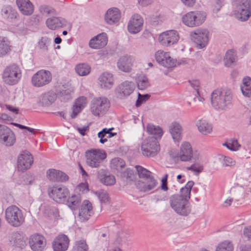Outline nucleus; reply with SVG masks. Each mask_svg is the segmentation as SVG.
I'll return each instance as SVG.
<instances>
[{"instance_id": "nucleus-19", "label": "nucleus", "mask_w": 251, "mask_h": 251, "mask_svg": "<svg viewBox=\"0 0 251 251\" xmlns=\"http://www.w3.org/2000/svg\"><path fill=\"white\" fill-rule=\"evenodd\" d=\"M93 214V206L91 202L88 200L83 201L78 214L79 220L83 222L88 220Z\"/></svg>"}, {"instance_id": "nucleus-33", "label": "nucleus", "mask_w": 251, "mask_h": 251, "mask_svg": "<svg viewBox=\"0 0 251 251\" xmlns=\"http://www.w3.org/2000/svg\"><path fill=\"white\" fill-rule=\"evenodd\" d=\"M11 48L10 40L7 37L0 36V56L7 54L11 50Z\"/></svg>"}, {"instance_id": "nucleus-47", "label": "nucleus", "mask_w": 251, "mask_h": 251, "mask_svg": "<svg viewBox=\"0 0 251 251\" xmlns=\"http://www.w3.org/2000/svg\"><path fill=\"white\" fill-rule=\"evenodd\" d=\"M110 166L111 168L120 171L125 166V162L121 158H115L111 160Z\"/></svg>"}, {"instance_id": "nucleus-2", "label": "nucleus", "mask_w": 251, "mask_h": 251, "mask_svg": "<svg viewBox=\"0 0 251 251\" xmlns=\"http://www.w3.org/2000/svg\"><path fill=\"white\" fill-rule=\"evenodd\" d=\"M136 169L139 177L141 179L136 184V186L140 191L149 192L157 187V181L151 172L141 166H136Z\"/></svg>"}, {"instance_id": "nucleus-54", "label": "nucleus", "mask_w": 251, "mask_h": 251, "mask_svg": "<svg viewBox=\"0 0 251 251\" xmlns=\"http://www.w3.org/2000/svg\"><path fill=\"white\" fill-rule=\"evenodd\" d=\"M113 128H110L109 129H107L106 128L103 129V130L102 131L99 132L98 137L100 139H101V138H104L106 135V134H108V135L107 136V138H110V137L114 136L116 134V133H113L111 132V130Z\"/></svg>"}, {"instance_id": "nucleus-48", "label": "nucleus", "mask_w": 251, "mask_h": 251, "mask_svg": "<svg viewBox=\"0 0 251 251\" xmlns=\"http://www.w3.org/2000/svg\"><path fill=\"white\" fill-rule=\"evenodd\" d=\"M75 248V251H88L89 250L88 245L84 239L76 241Z\"/></svg>"}, {"instance_id": "nucleus-17", "label": "nucleus", "mask_w": 251, "mask_h": 251, "mask_svg": "<svg viewBox=\"0 0 251 251\" xmlns=\"http://www.w3.org/2000/svg\"><path fill=\"white\" fill-rule=\"evenodd\" d=\"M143 25V19L140 15L134 14L130 19L127 29L128 31L132 34L140 32Z\"/></svg>"}, {"instance_id": "nucleus-41", "label": "nucleus", "mask_w": 251, "mask_h": 251, "mask_svg": "<svg viewBox=\"0 0 251 251\" xmlns=\"http://www.w3.org/2000/svg\"><path fill=\"white\" fill-rule=\"evenodd\" d=\"M75 70L80 76L88 75L91 71L90 66L86 63H80L75 66Z\"/></svg>"}, {"instance_id": "nucleus-26", "label": "nucleus", "mask_w": 251, "mask_h": 251, "mask_svg": "<svg viewBox=\"0 0 251 251\" xmlns=\"http://www.w3.org/2000/svg\"><path fill=\"white\" fill-rule=\"evenodd\" d=\"M87 103V98L84 96H81L77 98L75 101L72 107V113L71 117L75 118L86 106Z\"/></svg>"}, {"instance_id": "nucleus-45", "label": "nucleus", "mask_w": 251, "mask_h": 251, "mask_svg": "<svg viewBox=\"0 0 251 251\" xmlns=\"http://www.w3.org/2000/svg\"><path fill=\"white\" fill-rule=\"evenodd\" d=\"M235 59V53L233 50H228L224 58V62L226 66L229 67L234 62Z\"/></svg>"}, {"instance_id": "nucleus-63", "label": "nucleus", "mask_w": 251, "mask_h": 251, "mask_svg": "<svg viewBox=\"0 0 251 251\" xmlns=\"http://www.w3.org/2000/svg\"><path fill=\"white\" fill-rule=\"evenodd\" d=\"M123 176L126 177L127 180H132L133 179V173L130 170H127L123 174Z\"/></svg>"}, {"instance_id": "nucleus-49", "label": "nucleus", "mask_w": 251, "mask_h": 251, "mask_svg": "<svg viewBox=\"0 0 251 251\" xmlns=\"http://www.w3.org/2000/svg\"><path fill=\"white\" fill-rule=\"evenodd\" d=\"M95 194L101 203H107L109 201V197L106 192L104 191H96Z\"/></svg>"}, {"instance_id": "nucleus-35", "label": "nucleus", "mask_w": 251, "mask_h": 251, "mask_svg": "<svg viewBox=\"0 0 251 251\" xmlns=\"http://www.w3.org/2000/svg\"><path fill=\"white\" fill-rule=\"evenodd\" d=\"M82 199L79 194L73 195L69 197L67 200V205L73 210L77 209L80 205Z\"/></svg>"}, {"instance_id": "nucleus-22", "label": "nucleus", "mask_w": 251, "mask_h": 251, "mask_svg": "<svg viewBox=\"0 0 251 251\" xmlns=\"http://www.w3.org/2000/svg\"><path fill=\"white\" fill-rule=\"evenodd\" d=\"M178 157L182 161H190L193 157V150L189 142H184L180 146Z\"/></svg>"}, {"instance_id": "nucleus-21", "label": "nucleus", "mask_w": 251, "mask_h": 251, "mask_svg": "<svg viewBox=\"0 0 251 251\" xmlns=\"http://www.w3.org/2000/svg\"><path fill=\"white\" fill-rule=\"evenodd\" d=\"M134 61V58L131 56H123L118 60L117 66L121 71L128 73L131 71Z\"/></svg>"}, {"instance_id": "nucleus-13", "label": "nucleus", "mask_w": 251, "mask_h": 251, "mask_svg": "<svg viewBox=\"0 0 251 251\" xmlns=\"http://www.w3.org/2000/svg\"><path fill=\"white\" fill-rule=\"evenodd\" d=\"M29 245L33 251H43L46 246V240L40 234H33L29 238Z\"/></svg>"}, {"instance_id": "nucleus-8", "label": "nucleus", "mask_w": 251, "mask_h": 251, "mask_svg": "<svg viewBox=\"0 0 251 251\" xmlns=\"http://www.w3.org/2000/svg\"><path fill=\"white\" fill-rule=\"evenodd\" d=\"M110 105L109 101L105 98H95L91 102V112L95 116H101L108 111Z\"/></svg>"}, {"instance_id": "nucleus-36", "label": "nucleus", "mask_w": 251, "mask_h": 251, "mask_svg": "<svg viewBox=\"0 0 251 251\" xmlns=\"http://www.w3.org/2000/svg\"><path fill=\"white\" fill-rule=\"evenodd\" d=\"M16 11L10 6H6L1 9V15L6 19H13L17 17Z\"/></svg>"}, {"instance_id": "nucleus-46", "label": "nucleus", "mask_w": 251, "mask_h": 251, "mask_svg": "<svg viewBox=\"0 0 251 251\" xmlns=\"http://www.w3.org/2000/svg\"><path fill=\"white\" fill-rule=\"evenodd\" d=\"M137 84L138 88L142 90L147 89L150 86L148 79L145 76L138 77L137 80Z\"/></svg>"}, {"instance_id": "nucleus-56", "label": "nucleus", "mask_w": 251, "mask_h": 251, "mask_svg": "<svg viewBox=\"0 0 251 251\" xmlns=\"http://www.w3.org/2000/svg\"><path fill=\"white\" fill-rule=\"evenodd\" d=\"M149 95H142L138 94V98L136 101V105L137 107L140 106L144 102L146 101L149 98Z\"/></svg>"}, {"instance_id": "nucleus-59", "label": "nucleus", "mask_w": 251, "mask_h": 251, "mask_svg": "<svg viewBox=\"0 0 251 251\" xmlns=\"http://www.w3.org/2000/svg\"><path fill=\"white\" fill-rule=\"evenodd\" d=\"M167 178L168 175L166 174L161 180V189L164 191H167L168 190L167 186Z\"/></svg>"}, {"instance_id": "nucleus-55", "label": "nucleus", "mask_w": 251, "mask_h": 251, "mask_svg": "<svg viewBox=\"0 0 251 251\" xmlns=\"http://www.w3.org/2000/svg\"><path fill=\"white\" fill-rule=\"evenodd\" d=\"M235 164L236 162L235 160H233L232 158L227 156H225L222 161V165L224 167L233 166Z\"/></svg>"}, {"instance_id": "nucleus-30", "label": "nucleus", "mask_w": 251, "mask_h": 251, "mask_svg": "<svg viewBox=\"0 0 251 251\" xmlns=\"http://www.w3.org/2000/svg\"><path fill=\"white\" fill-rule=\"evenodd\" d=\"M121 18L120 10L117 8L109 9L106 12L105 19L109 24H113L118 22Z\"/></svg>"}, {"instance_id": "nucleus-5", "label": "nucleus", "mask_w": 251, "mask_h": 251, "mask_svg": "<svg viewBox=\"0 0 251 251\" xmlns=\"http://www.w3.org/2000/svg\"><path fill=\"white\" fill-rule=\"evenodd\" d=\"M87 164L92 168H99L104 159L106 157V153L104 151L99 149H93L86 152Z\"/></svg>"}, {"instance_id": "nucleus-53", "label": "nucleus", "mask_w": 251, "mask_h": 251, "mask_svg": "<svg viewBox=\"0 0 251 251\" xmlns=\"http://www.w3.org/2000/svg\"><path fill=\"white\" fill-rule=\"evenodd\" d=\"M49 45V40L47 37H42L38 42L40 49L44 51H47L48 47Z\"/></svg>"}, {"instance_id": "nucleus-39", "label": "nucleus", "mask_w": 251, "mask_h": 251, "mask_svg": "<svg viewBox=\"0 0 251 251\" xmlns=\"http://www.w3.org/2000/svg\"><path fill=\"white\" fill-rule=\"evenodd\" d=\"M11 244L13 246L17 248L23 249L26 245L25 241L24 240L22 236L18 233L13 234L12 239L10 241Z\"/></svg>"}, {"instance_id": "nucleus-64", "label": "nucleus", "mask_w": 251, "mask_h": 251, "mask_svg": "<svg viewBox=\"0 0 251 251\" xmlns=\"http://www.w3.org/2000/svg\"><path fill=\"white\" fill-rule=\"evenodd\" d=\"M42 102L44 105H49L51 104V101L49 100L48 96L44 95L42 98Z\"/></svg>"}, {"instance_id": "nucleus-14", "label": "nucleus", "mask_w": 251, "mask_h": 251, "mask_svg": "<svg viewBox=\"0 0 251 251\" xmlns=\"http://www.w3.org/2000/svg\"><path fill=\"white\" fill-rule=\"evenodd\" d=\"M251 14V4L249 0H246L241 4L237 5L234 11L235 17L242 21L247 20Z\"/></svg>"}, {"instance_id": "nucleus-6", "label": "nucleus", "mask_w": 251, "mask_h": 251, "mask_svg": "<svg viewBox=\"0 0 251 251\" xmlns=\"http://www.w3.org/2000/svg\"><path fill=\"white\" fill-rule=\"evenodd\" d=\"M170 202L172 208L180 215L187 216L191 212L189 202L180 198L178 196H171Z\"/></svg>"}, {"instance_id": "nucleus-31", "label": "nucleus", "mask_w": 251, "mask_h": 251, "mask_svg": "<svg viewBox=\"0 0 251 251\" xmlns=\"http://www.w3.org/2000/svg\"><path fill=\"white\" fill-rule=\"evenodd\" d=\"M170 131L175 141L179 142L181 140L182 127L178 123H172L170 127Z\"/></svg>"}, {"instance_id": "nucleus-34", "label": "nucleus", "mask_w": 251, "mask_h": 251, "mask_svg": "<svg viewBox=\"0 0 251 251\" xmlns=\"http://www.w3.org/2000/svg\"><path fill=\"white\" fill-rule=\"evenodd\" d=\"M194 185V182L193 181H189L184 187L181 189L180 194L178 195H175V196H178L180 198L184 200L188 201L190 198V194L192 188Z\"/></svg>"}, {"instance_id": "nucleus-10", "label": "nucleus", "mask_w": 251, "mask_h": 251, "mask_svg": "<svg viewBox=\"0 0 251 251\" xmlns=\"http://www.w3.org/2000/svg\"><path fill=\"white\" fill-rule=\"evenodd\" d=\"M52 75L50 71L41 70L33 75L31 83L35 87H41L50 83Z\"/></svg>"}, {"instance_id": "nucleus-15", "label": "nucleus", "mask_w": 251, "mask_h": 251, "mask_svg": "<svg viewBox=\"0 0 251 251\" xmlns=\"http://www.w3.org/2000/svg\"><path fill=\"white\" fill-rule=\"evenodd\" d=\"M155 57L159 64L166 68H172L176 65V60L170 56L169 52L158 50L155 54Z\"/></svg>"}, {"instance_id": "nucleus-11", "label": "nucleus", "mask_w": 251, "mask_h": 251, "mask_svg": "<svg viewBox=\"0 0 251 251\" xmlns=\"http://www.w3.org/2000/svg\"><path fill=\"white\" fill-rule=\"evenodd\" d=\"M209 31L206 29H198L191 33L193 41L200 49L206 46L209 40Z\"/></svg>"}, {"instance_id": "nucleus-38", "label": "nucleus", "mask_w": 251, "mask_h": 251, "mask_svg": "<svg viewBox=\"0 0 251 251\" xmlns=\"http://www.w3.org/2000/svg\"><path fill=\"white\" fill-rule=\"evenodd\" d=\"M233 243L229 240L220 242L216 247L215 251H234Z\"/></svg>"}, {"instance_id": "nucleus-4", "label": "nucleus", "mask_w": 251, "mask_h": 251, "mask_svg": "<svg viewBox=\"0 0 251 251\" xmlns=\"http://www.w3.org/2000/svg\"><path fill=\"white\" fill-rule=\"evenodd\" d=\"M5 216L7 222L13 226H19L25 222L22 210L16 205L8 207L5 210Z\"/></svg>"}, {"instance_id": "nucleus-1", "label": "nucleus", "mask_w": 251, "mask_h": 251, "mask_svg": "<svg viewBox=\"0 0 251 251\" xmlns=\"http://www.w3.org/2000/svg\"><path fill=\"white\" fill-rule=\"evenodd\" d=\"M232 98L230 89L227 88L217 89L211 94V102L215 108L224 110L231 104Z\"/></svg>"}, {"instance_id": "nucleus-28", "label": "nucleus", "mask_w": 251, "mask_h": 251, "mask_svg": "<svg viewBox=\"0 0 251 251\" xmlns=\"http://www.w3.org/2000/svg\"><path fill=\"white\" fill-rule=\"evenodd\" d=\"M99 84L102 88L110 89L114 84V78L111 74L104 73L101 74L99 78Z\"/></svg>"}, {"instance_id": "nucleus-42", "label": "nucleus", "mask_w": 251, "mask_h": 251, "mask_svg": "<svg viewBox=\"0 0 251 251\" xmlns=\"http://www.w3.org/2000/svg\"><path fill=\"white\" fill-rule=\"evenodd\" d=\"M8 132L5 136H3L2 140L3 143L7 146H12L16 140L15 136L11 130H7Z\"/></svg>"}, {"instance_id": "nucleus-3", "label": "nucleus", "mask_w": 251, "mask_h": 251, "mask_svg": "<svg viewBox=\"0 0 251 251\" xmlns=\"http://www.w3.org/2000/svg\"><path fill=\"white\" fill-rule=\"evenodd\" d=\"M22 76L20 68L16 64L5 67L2 73V78L4 82L9 85L17 84Z\"/></svg>"}, {"instance_id": "nucleus-58", "label": "nucleus", "mask_w": 251, "mask_h": 251, "mask_svg": "<svg viewBox=\"0 0 251 251\" xmlns=\"http://www.w3.org/2000/svg\"><path fill=\"white\" fill-rule=\"evenodd\" d=\"M189 83H190L192 87L194 89L196 90L197 94L199 95V90L200 84L199 81L198 80H193L192 81H189Z\"/></svg>"}, {"instance_id": "nucleus-60", "label": "nucleus", "mask_w": 251, "mask_h": 251, "mask_svg": "<svg viewBox=\"0 0 251 251\" xmlns=\"http://www.w3.org/2000/svg\"><path fill=\"white\" fill-rule=\"evenodd\" d=\"M7 130H11V129L4 126L0 125V139L2 140L3 138V136H5V135L7 134V132H8V131Z\"/></svg>"}, {"instance_id": "nucleus-37", "label": "nucleus", "mask_w": 251, "mask_h": 251, "mask_svg": "<svg viewBox=\"0 0 251 251\" xmlns=\"http://www.w3.org/2000/svg\"><path fill=\"white\" fill-rule=\"evenodd\" d=\"M147 130L150 134L154 135V137L156 139H160L163 133V130L160 126L151 124L147 125Z\"/></svg>"}, {"instance_id": "nucleus-62", "label": "nucleus", "mask_w": 251, "mask_h": 251, "mask_svg": "<svg viewBox=\"0 0 251 251\" xmlns=\"http://www.w3.org/2000/svg\"><path fill=\"white\" fill-rule=\"evenodd\" d=\"M243 232L245 237L249 239H251V226L245 227Z\"/></svg>"}, {"instance_id": "nucleus-24", "label": "nucleus", "mask_w": 251, "mask_h": 251, "mask_svg": "<svg viewBox=\"0 0 251 251\" xmlns=\"http://www.w3.org/2000/svg\"><path fill=\"white\" fill-rule=\"evenodd\" d=\"M47 176L50 181L63 182L68 179V176L64 173L53 169L47 172Z\"/></svg>"}, {"instance_id": "nucleus-52", "label": "nucleus", "mask_w": 251, "mask_h": 251, "mask_svg": "<svg viewBox=\"0 0 251 251\" xmlns=\"http://www.w3.org/2000/svg\"><path fill=\"white\" fill-rule=\"evenodd\" d=\"M187 169L199 174L203 171V166L200 163H196L192 164L191 166L187 167Z\"/></svg>"}, {"instance_id": "nucleus-9", "label": "nucleus", "mask_w": 251, "mask_h": 251, "mask_svg": "<svg viewBox=\"0 0 251 251\" xmlns=\"http://www.w3.org/2000/svg\"><path fill=\"white\" fill-rule=\"evenodd\" d=\"M69 193L68 189L63 185L53 186L48 189L49 197L58 203L64 202Z\"/></svg>"}, {"instance_id": "nucleus-61", "label": "nucleus", "mask_w": 251, "mask_h": 251, "mask_svg": "<svg viewBox=\"0 0 251 251\" xmlns=\"http://www.w3.org/2000/svg\"><path fill=\"white\" fill-rule=\"evenodd\" d=\"M128 237V235L124 232H120L118 234V237L117 238V242L119 243L123 241H125Z\"/></svg>"}, {"instance_id": "nucleus-16", "label": "nucleus", "mask_w": 251, "mask_h": 251, "mask_svg": "<svg viewBox=\"0 0 251 251\" xmlns=\"http://www.w3.org/2000/svg\"><path fill=\"white\" fill-rule=\"evenodd\" d=\"M33 163V157L26 151L23 152L18 157V169L24 172L29 169Z\"/></svg>"}, {"instance_id": "nucleus-12", "label": "nucleus", "mask_w": 251, "mask_h": 251, "mask_svg": "<svg viewBox=\"0 0 251 251\" xmlns=\"http://www.w3.org/2000/svg\"><path fill=\"white\" fill-rule=\"evenodd\" d=\"M179 38L177 32L172 30L160 34L158 37V41L163 46L168 47L176 43Z\"/></svg>"}, {"instance_id": "nucleus-18", "label": "nucleus", "mask_w": 251, "mask_h": 251, "mask_svg": "<svg viewBox=\"0 0 251 251\" xmlns=\"http://www.w3.org/2000/svg\"><path fill=\"white\" fill-rule=\"evenodd\" d=\"M135 88V83L131 81H125L117 88V92L120 98L129 96Z\"/></svg>"}, {"instance_id": "nucleus-29", "label": "nucleus", "mask_w": 251, "mask_h": 251, "mask_svg": "<svg viewBox=\"0 0 251 251\" xmlns=\"http://www.w3.org/2000/svg\"><path fill=\"white\" fill-rule=\"evenodd\" d=\"M16 2L23 14L30 15L33 12V6L29 0H17Z\"/></svg>"}, {"instance_id": "nucleus-57", "label": "nucleus", "mask_w": 251, "mask_h": 251, "mask_svg": "<svg viewBox=\"0 0 251 251\" xmlns=\"http://www.w3.org/2000/svg\"><path fill=\"white\" fill-rule=\"evenodd\" d=\"M224 4V0H215L213 3V11L218 12Z\"/></svg>"}, {"instance_id": "nucleus-25", "label": "nucleus", "mask_w": 251, "mask_h": 251, "mask_svg": "<svg viewBox=\"0 0 251 251\" xmlns=\"http://www.w3.org/2000/svg\"><path fill=\"white\" fill-rule=\"evenodd\" d=\"M98 177L100 182L106 186L113 185L116 182L115 176L103 169L98 171Z\"/></svg>"}, {"instance_id": "nucleus-51", "label": "nucleus", "mask_w": 251, "mask_h": 251, "mask_svg": "<svg viewBox=\"0 0 251 251\" xmlns=\"http://www.w3.org/2000/svg\"><path fill=\"white\" fill-rule=\"evenodd\" d=\"M71 91L69 89L62 90L58 94L61 101H66L71 99Z\"/></svg>"}, {"instance_id": "nucleus-43", "label": "nucleus", "mask_w": 251, "mask_h": 251, "mask_svg": "<svg viewBox=\"0 0 251 251\" xmlns=\"http://www.w3.org/2000/svg\"><path fill=\"white\" fill-rule=\"evenodd\" d=\"M193 16L194 17L193 20L196 21L194 24L195 26H197L201 25L205 21L206 15L204 12L193 11Z\"/></svg>"}, {"instance_id": "nucleus-20", "label": "nucleus", "mask_w": 251, "mask_h": 251, "mask_svg": "<svg viewBox=\"0 0 251 251\" xmlns=\"http://www.w3.org/2000/svg\"><path fill=\"white\" fill-rule=\"evenodd\" d=\"M69 244L68 237L64 234L56 237L52 243V247L54 251H65L67 250Z\"/></svg>"}, {"instance_id": "nucleus-40", "label": "nucleus", "mask_w": 251, "mask_h": 251, "mask_svg": "<svg viewBox=\"0 0 251 251\" xmlns=\"http://www.w3.org/2000/svg\"><path fill=\"white\" fill-rule=\"evenodd\" d=\"M241 89L244 96L248 97L251 96V78L250 77L244 78Z\"/></svg>"}, {"instance_id": "nucleus-7", "label": "nucleus", "mask_w": 251, "mask_h": 251, "mask_svg": "<svg viewBox=\"0 0 251 251\" xmlns=\"http://www.w3.org/2000/svg\"><path fill=\"white\" fill-rule=\"evenodd\" d=\"M160 150V145L156 139L150 137L145 140L141 145L142 154L147 157L156 156Z\"/></svg>"}, {"instance_id": "nucleus-27", "label": "nucleus", "mask_w": 251, "mask_h": 251, "mask_svg": "<svg viewBox=\"0 0 251 251\" xmlns=\"http://www.w3.org/2000/svg\"><path fill=\"white\" fill-rule=\"evenodd\" d=\"M47 27L51 30H55L66 25V21L61 18L52 17L46 20Z\"/></svg>"}, {"instance_id": "nucleus-23", "label": "nucleus", "mask_w": 251, "mask_h": 251, "mask_svg": "<svg viewBox=\"0 0 251 251\" xmlns=\"http://www.w3.org/2000/svg\"><path fill=\"white\" fill-rule=\"evenodd\" d=\"M107 40L106 34L102 33L91 39L89 42V46L92 49H101L106 45Z\"/></svg>"}, {"instance_id": "nucleus-44", "label": "nucleus", "mask_w": 251, "mask_h": 251, "mask_svg": "<svg viewBox=\"0 0 251 251\" xmlns=\"http://www.w3.org/2000/svg\"><path fill=\"white\" fill-rule=\"evenodd\" d=\"M194 18L193 11H191L187 13L182 17V21L184 25L188 26L194 27V24L196 21L193 20Z\"/></svg>"}, {"instance_id": "nucleus-32", "label": "nucleus", "mask_w": 251, "mask_h": 251, "mask_svg": "<svg viewBox=\"0 0 251 251\" xmlns=\"http://www.w3.org/2000/svg\"><path fill=\"white\" fill-rule=\"evenodd\" d=\"M196 125L199 131L203 135H207L211 133L212 131V125L205 120L201 119L199 120Z\"/></svg>"}, {"instance_id": "nucleus-50", "label": "nucleus", "mask_w": 251, "mask_h": 251, "mask_svg": "<svg viewBox=\"0 0 251 251\" xmlns=\"http://www.w3.org/2000/svg\"><path fill=\"white\" fill-rule=\"evenodd\" d=\"M228 149L231 151H235L239 149L240 145L236 140L230 139L224 144Z\"/></svg>"}]
</instances>
